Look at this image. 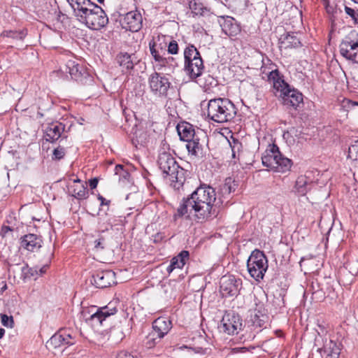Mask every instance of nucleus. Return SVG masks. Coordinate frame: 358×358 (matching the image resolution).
Returning a JSON list of instances; mask_svg holds the SVG:
<instances>
[{
    "mask_svg": "<svg viewBox=\"0 0 358 358\" xmlns=\"http://www.w3.org/2000/svg\"><path fill=\"white\" fill-rule=\"evenodd\" d=\"M228 205V201L217 199L214 188L207 185H201L187 197H184L173 215L174 220L194 212L198 222L212 220L218 217L223 206Z\"/></svg>",
    "mask_w": 358,
    "mask_h": 358,
    "instance_id": "obj_1",
    "label": "nucleus"
},
{
    "mask_svg": "<svg viewBox=\"0 0 358 358\" xmlns=\"http://www.w3.org/2000/svg\"><path fill=\"white\" fill-rule=\"evenodd\" d=\"M266 75L268 81L273 85L275 96L282 99L283 105L296 109L303 102V94L285 82L278 69L272 70Z\"/></svg>",
    "mask_w": 358,
    "mask_h": 358,
    "instance_id": "obj_2",
    "label": "nucleus"
},
{
    "mask_svg": "<svg viewBox=\"0 0 358 358\" xmlns=\"http://www.w3.org/2000/svg\"><path fill=\"white\" fill-rule=\"evenodd\" d=\"M160 151L157 164L162 171L163 177L169 180L175 189H179L186 180L187 171L179 166L175 157L169 152Z\"/></svg>",
    "mask_w": 358,
    "mask_h": 358,
    "instance_id": "obj_3",
    "label": "nucleus"
},
{
    "mask_svg": "<svg viewBox=\"0 0 358 358\" xmlns=\"http://www.w3.org/2000/svg\"><path fill=\"white\" fill-rule=\"evenodd\" d=\"M236 115V108L229 99L217 98L208 101L207 115L211 120L224 123L232 120Z\"/></svg>",
    "mask_w": 358,
    "mask_h": 358,
    "instance_id": "obj_4",
    "label": "nucleus"
},
{
    "mask_svg": "<svg viewBox=\"0 0 358 358\" xmlns=\"http://www.w3.org/2000/svg\"><path fill=\"white\" fill-rule=\"evenodd\" d=\"M78 20L92 30H100L108 23V17L102 8L92 2L77 17Z\"/></svg>",
    "mask_w": 358,
    "mask_h": 358,
    "instance_id": "obj_5",
    "label": "nucleus"
},
{
    "mask_svg": "<svg viewBox=\"0 0 358 358\" xmlns=\"http://www.w3.org/2000/svg\"><path fill=\"white\" fill-rule=\"evenodd\" d=\"M184 70L192 79L201 76L204 66L199 51L192 44H189L184 50Z\"/></svg>",
    "mask_w": 358,
    "mask_h": 358,
    "instance_id": "obj_6",
    "label": "nucleus"
},
{
    "mask_svg": "<svg viewBox=\"0 0 358 358\" xmlns=\"http://www.w3.org/2000/svg\"><path fill=\"white\" fill-rule=\"evenodd\" d=\"M247 268L255 280H262L268 269V259L264 252L257 249L253 250L247 261Z\"/></svg>",
    "mask_w": 358,
    "mask_h": 358,
    "instance_id": "obj_7",
    "label": "nucleus"
},
{
    "mask_svg": "<svg viewBox=\"0 0 358 358\" xmlns=\"http://www.w3.org/2000/svg\"><path fill=\"white\" fill-rule=\"evenodd\" d=\"M116 308H110L108 306L96 308L92 307L91 310H83L82 315L86 322L93 327L101 326L106 319L117 313Z\"/></svg>",
    "mask_w": 358,
    "mask_h": 358,
    "instance_id": "obj_8",
    "label": "nucleus"
},
{
    "mask_svg": "<svg viewBox=\"0 0 358 358\" xmlns=\"http://www.w3.org/2000/svg\"><path fill=\"white\" fill-rule=\"evenodd\" d=\"M341 55L354 63L358 64V34L351 32L341 43Z\"/></svg>",
    "mask_w": 358,
    "mask_h": 358,
    "instance_id": "obj_9",
    "label": "nucleus"
},
{
    "mask_svg": "<svg viewBox=\"0 0 358 358\" xmlns=\"http://www.w3.org/2000/svg\"><path fill=\"white\" fill-rule=\"evenodd\" d=\"M76 343V339L69 330L60 329L47 341L46 347L50 350L64 348L63 352L68 346L73 345Z\"/></svg>",
    "mask_w": 358,
    "mask_h": 358,
    "instance_id": "obj_10",
    "label": "nucleus"
},
{
    "mask_svg": "<svg viewBox=\"0 0 358 358\" xmlns=\"http://www.w3.org/2000/svg\"><path fill=\"white\" fill-rule=\"evenodd\" d=\"M66 72L71 78L83 85H91L94 83L93 77L82 66L76 61L69 60L66 64Z\"/></svg>",
    "mask_w": 358,
    "mask_h": 358,
    "instance_id": "obj_11",
    "label": "nucleus"
},
{
    "mask_svg": "<svg viewBox=\"0 0 358 358\" xmlns=\"http://www.w3.org/2000/svg\"><path fill=\"white\" fill-rule=\"evenodd\" d=\"M148 83L153 94L159 96H167L171 83L164 75L157 72L152 73L148 78Z\"/></svg>",
    "mask_w": 358,
    "mask_h": 358,
    "instance_id": "obj_12",
    "label": "nucleus"
},
{
    "mask_svg": "<svg viewBox=\"0 0 358 358\" xmlns=\"http://www.w3.org/2000/svg\"><path fill=\"white\" fill-rule=\"evenodd\" d=\"M119 21L122 29L131 32L138 31L143 26V17L137 10L119 15Z\"/></svg>",
    "mask_w": 358,
    "mask_h": 358,
    "instance_id": "obj_13",
    "label": "nucleus"
},
{
    "mask_svg": "<svg viewBox=\"0 0 358 358\" xmlns=\"http://www.w3.org/2000/svg\"><path fill=\"white\" fill-rule=\"evenodd\" d=\"M220 292L224 296H234L239 294L242 280L232 275H224L220 279Z\"/></svg>",
    "mask_w": 358,
    "mask_h": 358,
    "instance_id": "obj_14",
    "label": "nucleus"
},
{
    "mask_svg": "<svg viewBox=\"0 0 358 358\" xmlns=\"http://www.w3.org/2000/svg\"><path fill=\"white\" fill-rule=\"evenodd\" d=\"M92 278L91 282L96 288L104 289L115 283V273L111 270L97 271Z\"/></svg>",
    "mask_w": 358,
    "mask_h": 358,
    "instance_id": "obj_15",
    "label": "nucleus"
},
{
    "mask_svg": "<svg viewBox=\"0 0 358 358\" xmlns=\"http://www.w3.org/2000/svg\"><path fill=\"white\" fill-rule=\"evenodd\" d=\"M242 319L237 314H227L222 320L221 328L222 331L229 335L238 334L243 326Z\"/></svg>",
    "mask_w": 358,
    "mask_h": 358,
    "instance_id": "obj_16",
    "label": "nucleus"
},
{
    "mask_svg": "<svg viewBox=\"0 0 358 358\" xmlns=\"http://www.w3.org/2000/svg\"><path fill=\"white\" fill-rule=\"evenodd\" d=\"M65 125L59 122H52L48 125L45 130V138L47 141L54 143L59 138H62L61 141L66 139V136H62L64 131Z\"/></svg>",
    "mask_w": 358,
    "mask_h": 358,
    "instance_id": "obj_17",
    "label": "nucleus"
},
{
    "mask_svg": "<svg viewBox=\"0 0 358 358\" xmlns=\"http://www.w3.org/2000/svg\"><path fill=\"white\" fill-rule=\"evenodd\" d=\"M268 147L262 157V161L264 166L274 170L281 152L275 144L269 145Z\"/></svg>",
    "mask_w": 358,
    "mask_h": 358,
    "instance_id": "obj_18",
    "label": "nucleus"
},
{
    "mask_svg": "<svg viewBox=\"0 0 358 358\" xmlns=\"http://www.w3.org/2000/svg\"><path fill=\"white\" fill-rule=\"evenodd\" d=\"M189 8L193 17L210 18L214 13L211 8L206 6L199 0H192L189 2Z\"/></svg>",
    "mask_w": 358,
    "mask_h": 358,
    "instance_id": "obj_19",
    "label": "nucleus"
},
{
    "mask_svg": "<svg viewBox=\"0 0 358 358\" xmlns=\"http://www.w3.org/2000/svg\"><path fill=\"white\" fill-rule=\"evenodd\" d=\"M317 351L322 357L325 358H338L341 354L340 345L336 342L326 338L322 348H318Z\"/></svg>",
    "mask_w": 358,
    "mask_h": 358,
    "instance_id": "obj_20",
    "label": "nucleus"
},
{
    "mask_svg": "<svg viewBox=\"0 0 358 358\" xmlns=\"http://www.w3.org/2000/svg\"><path fill=\"white\" fill-rule=\"evenodd\" d=\"M222 22L219 21L222 31L229 36H236L241 32L238 22L231 16H220Z\"/></svg>",
    "mask_w": 358,
    "mask_h": 358,
    "instance_id": "obj_21",
    "label": "nucleus"
},
{
    "mask_svg": "<svg viewBox=\"0 0 358 358\" xmlns=\"http://www.w3.org/2000/svg\"><path fill=\"white\" fill-rule=\"evenodd\" d=\"M42 239L34 234H28L21 237L20 246L30 252H34L41 248Z\"/></svg>",
    "mask_w": 358,
    "mask_h": 358,
    "instance_id": "obj_22",
    "label": "nucleus"
},
{
    "mask_svg": "<svg viewBox=\"0 0 358 358\" xmlns=\"http://www.w3.org/2000/svg\"><path fill=\"white\" fill-rule=\"evenodd\" d=\"M171 321L166 317H160L152 323V331L164 338L171 329Z\"/></svg>",
    "mask_w": 358,
    "mask_h": 358,
    "instance_id": "obj_23",
    "label": "nucleus"
},
{
    "mask_svg": "<svg viewBox=\"0 0 358 358\" xmlns=\"http://www.w3.org/2000/svg\"><path fill=\"white\" fill-rule=\"evenodd\" d=\"M134 58V55H129L127 52H120L117 55V62L122 68V71L124 73H127L133 69L134 64L136 63Z\"/></svg>",
    "mask_w": 358,
    "mask_h": 358,
    "instance_id": "obj_24",
    "label": "nucleus"
},
{
    "mask_svg": "<svg viewBox=\"0 0 358 358\" xmlns=\"http://www.w3.org/2000/svg\"><path fill=\"white\" fill-rule=\"evenodd\" d=\"M180 139L186 141L197 136L192 124L187 122L178 124L176 127Z\"/></svg>",
    "mask_w": 358,
    "mask_h": 358,
    "instance_id": "obj_25",
    "label": "nucleus"
},
{
    "mask_svg": "<svg viewBox=\"0 0 358 358\" xmlns=\"http://www.w3.org/2000/svg\"><path fill=\"white\" fill-rule=\"evenodd\" d=\"M298 34L294 32H287L280 38V44L285 48H299L301 46L300 39L297 36Z\"/></svg>",
    "mask_w": 358,
    "mask_h": 358,
    "instance_id": "obj_26",
    "label": "nucleus"
},
{
    "mask_svg": "<svg viewBox=\"0 0 358 358\" xmlns=\"http://www.w3.org/2000/svg\"><path fill=\"white\" fill-rule=\"evenodd\" d=\"M312 186V182L306 176H300L295 182L294 192L299 196H304L311 189Z\"/></svg>",
    "mask_w": 358,
    "mask_h": 358,
    "instance_id": "obj_27",
    "label": "nucleus"
},
{
    "mask_svg": "<svg viewBox=\"0 0 358 358\" xmlns=\"http://www.w3.org/2000/svg\"><path fill=\"white\" fill-rule=\"evenodd\" d=\"M70 194L77 199H85L88 197L87 186L83 183L71 185L69 187Z\"/></svg>",
    "mask_w": 358,
    "mask_h": 358,
    "instance_id": "obj_28",
    "label": "nucleus"
},
{
    "mask_svg": "<svg viewBox=\"0 0 358 358\" xmlns=\"http://www.w3.org/2000/svg\"><path fill=\"white\" fill-rule=\"evenodd\" d=\"M237 185L231 178H227L225 180L224 185L220 188V194H222V199L228 201L229 202L230 194L236 190Z\"/></svg>",
    "mask_w": 358,
    "mask_h": 358,
    "instance_id": "obj_29",
    "label": "nucleus"
},
{
    "mask_svg": "<svg viewBox=\"0 0 358 358\" xmlns=\"http://www.w3.org/2000/svg\"><path fill=\"white\" fill-rule=\"evenodd\" d=\"M27 35V30L22 29L20 30H4L1 34V37L8 38L13 41H23Z\"/></svg>",
    "mask_w": 358,
    "mask_h": 358,
    "instance_id": "obj_30",
    "label": "nucleus"
},
{
    "mask_svg": "<svg viewBox=\"0 0 358 358\" xmlns=\"http://www.w3.org/2000/svg\"><path fill=\"white\" fill-rule=\"evenodd\" d=\"M77 17L87 6L91 5L90 0H67Z\"/></svg>",
    "mask_w": 358,
    "mask_h": 358,
    "instance_id": "obj_31",
    "label": "nucleus"
},
{
    "mask_svg": "<svg viewBox=\"0 0 358 358\" xmlns=\"http://www.w3.org/2000/svg\"><path fill=\"white\" fill-rule=\"evenodd\" d=\"M189 253L187 250H182L177 256L171 259V266L175 268H182L189 259Z\"/></svg>",
    "mask_w": 358,
    "mask_h": 358,
    "instance_id": "obj_32",
    "label": "nucleus"
},
{
    "mask_svg": "<svg viewBox=\"0 0 358 358\" xmlns=\"http://www.w3.org/2000/svg\"><path fill=\"white\" fill-rule=\"evenodd\" d=\"M186 148L192 155L196 156L199 152L202 150V145L200 143L197 136H194L192 139L186 141Z\"/></svg>",
    "mask_w": 358,
    "mask_h": 358,
    "instance_id": "obj_33",
    "label": "nucleus"
},
{
    "mask_svg": "<svg viewBox=\"0 0 358 358\" xmlns=\"http://www.w3.org/2000/svg\"><path fill=\"white\" fill-rule=\"evenodd\" d=\"M162 338L159 334L152 330L145 338L143 345L148 349H151L159 343Z\"/></svg>",
    "mask_w": 358,
    "mask_h": 358,
    "instance_id": "obj_34",
    "label": "nucleus"
},
{
    "mask_svg": "<svg viewBox=\"0 0 358 358\" xmlns=\"http://www.w3.org/2000/svg\"><path fill=\"white\" fill-rule=\"evenodd\" d=\"M338 281L340 283H343V285H350L352 282L355 275L352 274L347 270L346 268L343 266L341 267L338 270Z\"/></svg>",
    "mask_w": 358,
    "mask_h": 358,
    "instance_id": "obj_35",
    "label": "nucleus"
},
{
    "mask_svg": "<svg viewBox=\"0 0 358 358\" xmlns=\"http://www.w3.org/2000/svg\"><path fill=\"white\" fill-rule=\"evenodd\" d=\"M292 164V160L284 157L282 153H280V157L278 158V164H276L274 171L285 173L289 171Z\"/></svg>",
    "mask_w": 358,
    "mask_h": 358,
    "instance_id": "obj_36",
    "label": "nucleus"
},
{
    "mask_svg": "<svg viewBox=\"0 0 358 358\" xmlns=\"http://www.w3.org/2000/svg\"><path fill=\"white\" fill-rule=\"evenodd\" d=\"M156 46L157 45L154 39L149 42L150 51L155 60L159 62L161 66H165L167 62L166 59L164 58L160 55V52L159 50L157 49Z\"/></svg>",
    "mask_w": 358,
    "mask_h": 358,
    "instance_id": "obj_37",
    "label": "nucleus"
},
{
    "mask_svg": "<svg viewBox=\"0 0 358 358\" xmlns=\"http://www.w3.org/2000/svg\"><path fill=\"white\" fill-rule=\"evenodd\" d=\"M348 158L352 161L355 166L358 167V139L349 146Z\"/></svg>",
    "mask_w": 358,
    "mask_h": 358,
    "instance_id": "obj_38",
    "label": "nucleus"
},
{
    "mask_svg": "<svg viewBox=\"0 0 358 358\" xmlns=\"http://www.w3.org/2000/svg\"><path fill=\"white\" fill-rule=\"evenodd\" d=\"M267 319V315L264 314H261V315H259L257 313H255L252 316L251 320L255 327L264 328L265 327Z\"/></svg>",
    "mask_w": 358,
    "mask_h": 358,
    "instance_id": "obj_39",
    "label": "nucleus"
},
{
    "mask_svg": "<svg viewBox=\"0 0 358 358\" xmlns=\"http://www.w3.org/2000/svg\"><path fill=\"white\" fill-rule=\"evenodd\" d=\"M229 6L235 9L243 10L248 7L249 0H224Z\"/></svg>",
    "mask_w": 358,
    "mask_h": 358,
    "instance_id": "obj_40",
    "label": "nucleus"
},
{
    "mask_svg": "<svg viewBox=\"0 0 358 358\" xmlns=\"http://www.w3.org/2000/svg\"><path fill=\"white\" fill-rule=\"evenodd\" d=\"M344 268H346L350 273L356 275L358 273V262L356 260H351L347 262L344 265Z\"/></svg>",
    "mask_w": 358,
    "mask_h": 358,
    "instance_id": "obj_41",
    "label": "nucleus"
},
{
    "mask_svg": "<svg viewBox=\"0 0 358 358\" xmlns=\"http://www.w3.org/2000/svg\"><path fill=\"white\" fill-rule=\"evenodd\" d=\"M65 148L62 145H59L54 149L52 158L54 160H60L65 156Z\"/></svg>",
    "mask_w": 358,
    "mask_h": 358,
    "instance_id": "obj_42",
    "label": "nucleus"
},
{
    "mask_svg": "<svg viewBox=\"0 0 358 358\" xmlns=\"http://www.w3.org/2000/svg\"><path fill=\"white\" fill-rule=\"evenodd\" d=\"M115 171L116 175H120V178H122L125 180H128L130 176V173L124 169V166L117 164L115 166Z\"/></svg>",
    "mask_w": 358,
    "mask_h": 358,
    "instance_id": "obj_43",
    "label": "nucleus"
},
{
    "mask_svg": "<svg viewBox=\"0 0 358 358\" xmlns=\"http://www.w3.org/2000/svg\"><path fill=\"white\" fill-rule=\"evenodd\" d=\"M1 323L6 327L12 328L14 324L13 316H8L6 314L1 315Z\"/></svg>",
    "mask_w": 358,
    "mask_h": 358,
    "instance_id": "obj_44",
    "label": "nucleus"
},
{
    "mask_svg": "<svg viewBox=\"0 0 358 358\" xmlns=\"http://www.w3.org/2000/svg\"><path fill=\"white\" fill-rule=\"evenodd\" d=\"M49 267L48 264L43 265L41 268H38L37 266L34 268H31L29 269V273L31 275L34 276L35 274L42 275L43 274L45 273L48 268Z\"/></svg>",
    "mask_w": 358,
    "mask_h": 358,
    "instance_id": "obj_45",
    "label": "nucleus"
},
{
    "mask_svg": "<svg viewBox=\"0 0 358 358\" xmlns=\"http://www.w3.org/2000/svg\"><path fill=\"white\" fill-rule=\"evenodd\" d=\"M345 11L352 18L355 24H358V13L355 9L345 6Z\"/></svg>",
    "mask_w": 358,
    "mask_h": 358,
    "instance_id": "obj_46",
    "label": "nucleus"
},
{
    "mask_svg": "<svg viewBox=\"0 0 358 358\" xmlns=\"http://www.w3.org/2000/svg\"><path fill=\"white\" fill-rule=\"evenodd\" d=\"M178 52V45L176 41H171L168 45V52L171 55L177 54Z\"/></svg>",
    "mask_w": 358,
    "mask_h": 358,
    "instance_id": "obj_47",
    "label": "nucleus"
},
{
    "mask_svg": "<svg viewBox=\"0 0 358 358\" xmlns=\"http://www.w3.org/2000/svg\"><path fill=\"white\" fill-rule=\"evenodd\" d=\"M106 246V240L102 236H99V238L94 241V248L96 249L103 250Z\"/></svg>",
    "mask_w": 358,
    "mask_h": 358,
    "instance_id": "obj_48",
    "label": "nucleus"
},
{
    "mask_svg": "<svg viewBox=\"0 0 358 358\" xmlns=\"http://www.w3.org/2000/svg\"><path fill=\"white\" fill-rule=\"evenodd\" d=\"M250 350L248 348L245 347H237L231 348L230 350V354H238V353H245L247 352H249Z\"/></svg>",
    "mask_w": 358,
    "mask_h": 358,
    "instance_id": "obj_49",
    "label": "nucleus"
},
{
    "mask_svg": "<svg viewBox=\"0 0 358 358\" xmlns=\"http://www.w3.org/2000/svg\"><path fill=\"white\" fill-rule=\"evenodd\" d=\"M116 358H136L134 355L127 351H121L117 355Z\"/></svg>",
    "mask_w": 358,
    "mask_h": 358,
    "instance_id": "obj_50",
    "label": "nucleus"
},
{
    "mask_svg": "<svg viewBox=\"0 0 358 358\" xmlns=\"http://www.w3.org/2000/svg\"><path fill=\"white\" fill-rule=\"evenodd\" d=\"M98 185V180L96 178H92L89 180V185L92 189H95Z\"/></svg>",
    "mask_w": 358,
    "mask_h": 358,
    "instance_id": "obj_51",
    "label": "nucleus"
},
{
    "mask_svg": "<svg viewBox=\"0 0 358 358\" xmlns=\"http://www.w3.org/2000/svg\"><path fill=\"white\" fill-rule=\"evenodd\" d=\"M98 199L101 201V206L107 205L108 206L110 203V200H106L103 196L99 194Z\"/></svg>",
    "mask_w": 358,
    "mask_h": 358,
    "instance_id": "obj_52",
    "label": "nucleus"
},
{
    "mask_svg": "<svg viewBox=\"0 0 358 358\" xmlns=\"http://www.w3.org/2000/svg\"><path fill=\"white\" fill-rule=\"evenodd\" d=\"M287 134H291V135H294L295 136H299L301 135V131L299 132V134H298V130L294 128V127H292L289 131H287Z\"/></svg>",
    "mask_w": 358,
    "mask_h": 358,
    "instance_id": "obj_53",
    "label": "nucleus"
},
{
    "mask_svg": "<svg viewBox=\"0 0 358 358\" xmlns=\"http://www.w3.org/2000/svg\"><path fill=\"white\" fill-rule=\"evenodd\" d=\"M11 230L12 229H10V227H8V226H3L1 228V234L2 236H4L8 231H11Z\"/></svg>",
    "mask_w": 358,
    "mask_h": 358,
    "instance_id": "obj_54",
    "label": "nucleus"
},
{
    "mask_svg": "<svg viewBox=\"0 0 358 358\" xmlns=\"http://www.w3.org/2000/svg\"><path fill=\"white\" fill-rule=\"evenodd\" d=\"M135 134H136V139H134H134L132 140L133 143H134L135 141H136L138 143H141V144H142L143 143H144V142H145V138H144V139H142V138H141V136H139V138H140L141 139H138V132L136 131V132L135 133Z\"/></svg>",
    "mask_w": 358,
    "mask_h": 358,
    "instance_id": "obj_55",
    "label": "nucleus"
},
{
    "mask_svg": "<svg viewBox=\"0 0 358 358\" xmlns=\"http://www.w3.org/2000/svg\"><path fill=\"white\" fill-rule=\"evenodd\" d=\"M174 269L175 268L171 266V264L170 263V264L166 268V271L169 274H170Z\"/></svg>",
    "mask_w": 358,
    "mask_h": 358,
    "instance_id": "obj_56",
    "label": "nucleus"
},
{
    "mask_svg": "<svg viewBox=\"0 0 358 358\" xmlns=\"http://www.w3.org/2000/svg\"><path fill=\"white\" fill-rule=\"evenodd\" d=\"M326 10L329 13L334 12V8L332 6H330L329 4L326 5Z\"/></svg>",
    "mask_w": 358,
    "mask_h": 358,
    "instance_id": "obj_57",
    "label": "nucleus"
},
{
    "mask_svg": "<svg viewBox=\"0 0 358 358\" xmlns=\"http://www.w3.org/2000/svg\"><path fill=\"white\" fill-rule=\"evenodd\" d=\"M5 334V329L3 328H0V339L3 337Z\"/></svg>",
    "mask_w": 358,
    "mask_h": 358,
    "instance_id": "obj_58",
    "label": "nucleus"
},
{
    "mask_svg": "<svg viewBox=\"0 0 358 358\" xmlns=\"http://www.w3.org/2000/svg\"><path fill=\"white\" fill-rule=\"evenodd\" d=\"M236 146H241V144H240V143H238V144H236V145H234V147L232 148V152H233V154H232V155H233V157H235V152H234V148H235V147H236Z\"/></svg>",
    "mask_w": 358,
    "mask_h": 358,
    "instance_id": "obj_59",
    "label": "nucleus"
},
{
    "mask_svg": "<svg viewBox=\"0 0 358 358\" xmlns=\"http://www.w3.org/2000/svg\"><path fill=\"white\" fill-rule=\"evenodd\" d=\"M43 117V114L41 112L38 111L37 112V118H41Z\"/></svg>",
    "mask_w": 358,
    "mask_h": 358,
    "instance_id": "obj_60",
    "label": "nucleus"
},
{
    "mask_svg": "<svg viewBox=\"0 0 358 358\" xmlns=\"http://www.w3.org/2000/svg\"><path fill=\"white\" fill-rule=\"evenodd\" d=\"M77 183H82L81 180L80 179H78V178H76V179L73 180V184H77Z\"/></svg>",
    "mask_w": 358,
    "mask_h": 358,
    "instance_id": "obj_61",
    "label": "nucleus"
},
{
    "mask_svg": "<svg viewBox=\"0 0 358 358\" xmlns=\"http://www.w3.org/2000/svg\"><path fill=\"white\" fill-rule=\"evenodd\" d=\"M162 143H163V145H164V146H165V145H166V148H169V145H166V143L165 140H163Z\"/></svg>",
    "mask_w": 358,
    "mask_h": 358,
    "instance_id": "obj_62",
    "label": "nucleus"
},
{
    "mask_svg": "<svg viewBox=\"0 0 358 358\" xmlns=\"http://www.w3.org/2000/svg\"><path fill=\"white\" fill-rule=\"evenodd\" d=\"M99 3H103L104 0H96Z\"/></svg>",
    "mask_w": 358,
    "mask_h": 358,
    "instance_id": "obj_63",
    "label": "nucleus"
},
{
    "mask_svg": "<svg viewBox=\"0 0 358 358\" xmlns=\"http://www.w3.org/2000/svg\"><path fill=\"white\" fill-rule=\"evenodd\" d=\"M353 105H357V106H358V102H357V101L353 102Z\"/></svg>",
    "mask_w": 358,
    "mask_h": 358,
    "instance_id": "obj_64",
    "label": "nucleus"
}]
</instances>
